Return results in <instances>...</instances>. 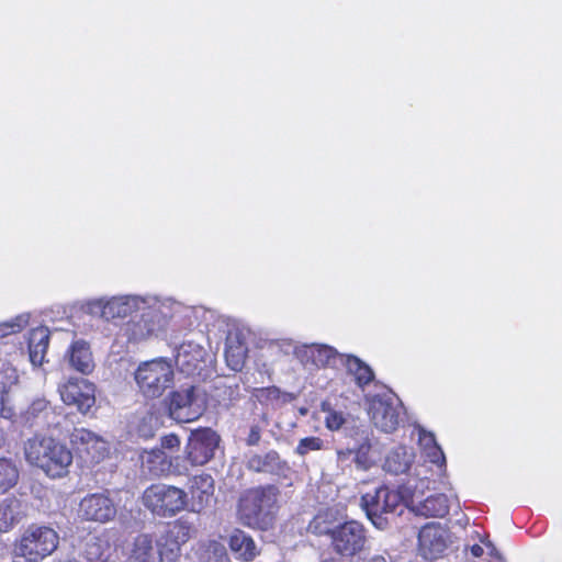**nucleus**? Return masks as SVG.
<instances>
[{
    "instance_id": "nucleus-1",
    "label": "nucleus",
    "mask_w": 562,
    "mask_h": 562,
    "mask_svg": "<svg viewBox=\"0 0 562 562\" xmlns=\"http://www.w3.org/2000/svg\"><path fill=\"white\" fill-rule=\"evenodd\" d=\"M176 303L148 296L138 316L132 317L122 328L124 336L132 342L145 341L161 331L172 318Z\"/></svg>"
},
{
    "instance_id": "nucleus-2",
    "label": "nucleus",
    "mask_w": 562,
    "mask_h": 562,
    "mask_svg": "<svg viewBox=\"0 0 562 562\" xmlns=\"http://www.w3.org/2000/svg\"><path fill=\"white\" fill-rule=\"evenodd\" d=\"M280 491L274 485L246 490L239 497L237 514L240 521L250 528L267 529L278 509Z\"/></svg>"
},
{
    "instance_id": "nucleus-3",
    "label": "nucleus",
    "mask_w": 562,
    "mask_h": 562,
    "mask_svg": "<svg viewBox=\"0 0 562 562\" xmlns=\"http://www.w3.org/2000/svg\"><path fill=\"white\" fill-rule=\"evenodd\" d=\"M26 461L42 469L50 477L66 474L72 453L66 445L52 437L34 436L24 443Z\"/></svg>"
},
{
    "instance_id": "nucleus-4",
    "label": "nucleus",
    "mask_w": 562,
    "mask_h": 562,
    "mask_svg": "<svg viewBox=\"0 0 562 562\" xmlns=\"http://www.w3.org/2000/svg\"><path fill=\"white\" fill-rule=\"evenodd\" d=\"M173 367L165 358L140 362L134 372L138 392L146 398H158L172 386Z\"/></svg>"
},
{
    "instance_id": "nucleus-5",
    "label": "nucleus",
    "mask_w": 562,
    "mask_h": 562,
    "mask_svg": "<svg viewBox=\"0 0 562 562\" xmlns=\"http://www.w3.org/2000/svg\"><path fill=\"white\" fill-rule=\"evenodd\" d=\"M58 540L59 537L54 529L31 525L16 540L14 554L26 562H40L57 549Z\"/></svg>"
},
{
    "instance_id": "nucleus-6",
    "label": "nucleus",
    "mask_w": 562,
    "mask_h": 562,
    "mask_svg": "<svg viewBox=\"0 0 562 562\" xmlns=\"http://www.w3.org/2000/svg\"><path fill=\"white\" fill-rule=\"evenodd\" d=\"M148 296L124 294L111 297L89 300L83 310L87 314L98 316L106 322L122 319L142 310Z\"/></svg>"
},
{
    "instance_id": "nucleus-7",
    "label": "nucleus",
    "mask_w": 562,
    "mask_h": 562,
    "mask_svg": "<svg viewBox=\"0 0 562 562\" xmlns=\"http://www.w3.org/2000/svg\"><path fill=\"white\" fill-rule=\"evenodd\" d=\"M143 503L153 514L168 517L184 509L187 493L176 486L153 484L143 494Z\"/></svg>"
},
{
    "instance_id": "nucleus-8",
    "label": "nucleus",
    "mask_w": 562,
    "mask_h": 562,
    "mask_svg": "<svg viewBox=\"0 0 562 562\" xmlns=\"http://www.w3.org/2000/svg\"><path fill=\"white\" fill-rule=\"evenodd\" d=\"M167 401L169 416L178 423L196 420L206 406L204 395L195 386L173 391Z\"/></svg>"
},
{
    "instance_id": "nucleus-9",
    "label": "nucleus",
    "mask_w": 562,
    "mask_h": 562,
    "mask_svg": "<svg viewBox=\"0 0 562 562\" xmlns=\"http://www.w3.org/2000/svg\"><path fill=\"white\" fill-rule=\"evenodd\" d=\"M400 398L391 391L369 398L368 413L374 426L384 432L394 431L403 414Z\"/></svg>"
},
{
    "instance_id": "nucleus-10",
    "label": "nucleus",
    "mask_w": 562,
    "mask_h": 562,
    "mask_svg": "<svg viewBox=\"0 0 562 562\" xmlns=\"http://www.w3.org/2000/svg\"><path fill=\"white\" fill-rule=\"evenodd\" d=\"M403 501L405 497L398 491L380 486L374 492L362 495L361 505L372 524L379 529H384L386 520L382 515L395 512Z\"/></svg>"
},
{
    "instance_id": "nucleus-11",
    "label": "nucleus",
    "mask_w": 562,
    "mask_h": 562,
    "mask_svg": "<svg viewBox=\"0 0 562 562\" xmlns=\"http://www.w3.org/2000/svg\"><path fill=\"white\" fill-rule=\"evenodd\" d=\"M218 443V435L210 428L193 431L189 437L186 457L181 458V463H187L189 468L204 465L214 457Z\"/></svg>"
},
{
    "instance_id": "nucleus-12",
    "label": "nucleus",
    "mask_w": 562,
    "mask_h": 562,
    "mask_svg": "<svg viewBox=\"0 0 562 562\" xmlns=\"http://www.w3.org/2000/svg\"><path fill=\"white\" fill-rule=\"evenodd\" d=\"M366 542V529L356 520L338 525L330 539L333 550L341 557L356 555L363 550Z\"/></svg>"
},
{
    "instance_id": "nucleus-13",
    "label": "nucleus",
    "mask_w": 562,
    "mask_h": 562,
    "mask_svg": "<svg viewBox=\"0 0 562 562\" xmlns=\"http://www.w3.org/2000/svg\"><path fill=\"white\" fill-rule=\"evenodd\" d=\"M190 539V527L180 521L169 524L156 541L159 562H178L181 546Z\"/></svg>"
},
{
    "instance_id": "nucleus-14",
    "label": "nucleus",
    "mask_w": 562,
    "mask_h": 562,
    "mask_svg": "<svg viewBox=\"0 0 562 562\" xmlns=\"http://www.w3.org/2000/svg\"><path fill=\"white\" fill-rule=\"evenodd\" d=\"M78 515L81 519L108 522L116 516V506L108 492L86 495L79 503Z\"/></svg>"
},
{
    "instance_id": "nucleus-15",
    "label": "nucleus",
    "mask_w": 562,
    "mask_h": 562,
    "mask_svg": "<svg viewBox=\"0 0 562 562\" xmlns=\"http://www.w3.org/2000/svg\"><path fill=\"white\" fill-rule=\"evenodd\" d=\"M59 393L66 405L76 406L82 414L95 404V387L86 379H69L59 386Z\"/></svg>"
},
{
    "instance_id": "nucleus-16",
    "label": "nucleus",
    "mask_w": 562,
    "mask_h": 562,
    "mask_svg": "<svg viewBox=\"0 0 562 562\" xmlns=\"http://www.w3.org/2000/svg\"><path fill=\"white\" fill-rule=\"evenodd\" d=\"M70 443L90 463H99L109 452L108 442L86 428H75L70 435Z\"/></svg>"
},
{
    "instance_id": "nucleus-17",
    "label": "nucleus",
    "mask_w": 562,
    "mask_h": 562,
    "mask_svg": "<svg viewBox=\"0 0 562 562\" xmlns=\"http://www.w3.org/2000/svg\"><path fill=\"white\" fill-rule=\"evenodd\" d=\"M295 356L304 366L316 368H338L341 366L346 353L338 352L327 345H304L295 348Z\"/></svg>"
},
{
    "instance_id": "nucleus-18",
    "label": "nucleus",
    "mask_w": 562,
    "mask_h": 562,
    "mask_svg": "<svg viewBox=\"0 0 562 562\" xmlns=\"http://www.w3.org/2000/svg\"><path fill=\"white\" fill-rule=\"evenodd\" d=\"M418 546L425 559H436L448 547V532L440 524H427L418 533Z\"/></svg>"
},
{
    "instance_id": "nucleus-19",
    "label": "nucleus",
    "mask_w": 562,
    "mask_h": 562,
    "mask_svg": "<svg viewBox=\"0 0 562 562\" xmlns=\"http://www.w3.org/2000/svg\"><path fill=\"white\" fill-rule=\"evenodd\" d=\"M142 465L155 476L162 475L170 471L178 475L189 473V467L187 463H181V457L168 460L162 449L145 451L142 454Z\"/></svg>"
},
{
    "instance_id": "nucleus-20",
    "label": "nucleus",
    "mask_w": 562,
    "mask_h": 562,
    "mask_svg": "<svg viewBox=\"0 0 562 562\" xmlns=\"http://www.w3.org/2000/svg\"><path fill=\"white\" fill-rule=\"evenodd\" d=\"M206 351L199 344L188 341L180 345L176 355L177 366L187 374H194L202 370Z\"/></svg>"
},
{
    "instance_id": "nucleus-21",
    "label": "nucleus",
    "mask_w": 562,
    "mask_h": 562,
    "mask_svg": "<svg viewBox=\"0 0 562 562\" xmlns=\"http://www.w3.org/2000/svg\"><path fill=\"white\" fill-rule=\"evenodd\" d=\"M247 468L255 472L270 473L283 477L290 472L288 462L282 460L274 450H270L265 454L251 456L247 461Z\"/></svg>"
},
{
    "instance_id": "nucleus-22",
    "label": "nucleus",
    "mask_w": 562,
    "mask_h": 562,
    "mask_svg": "<svg viewBox=\"0 0 562 562\" xmlns=\"http://www.w3.org/2000/svg\"><path fill=\"white\" fill-rule=\"evenodd\" d=\"M191 510L200 513L211 505L214 495V480L210 474H200L190 481Z\"/></svg>"
},
{
    "instance_id": "nucleus-23",
    "label": "nucleus",
    "mask_w": 562,
    "mask_h": 562,
    "mask_svg": "<svg viewBox=\"0 0 562 562\" xmlns=\"http://www.w3.org/2000/svg\"><path fill=\"white\" fill-rule=\"evenodd\" d=\"M66 358L72 369L83 374H88L94 369V361L90 346L82 339L76 340L70 345L66 353Z\"/></svg>"
},
{
    "instance_id": "nucleus-24",
    "label": "nucleus",
    "mask_w": 562,
    "mask_h": 562,
    "mask_svg": "<svg viewBox=\"0 0 562 562\" xmlns=\"http://www.w3.org/2000/svg\"><path fill=\"white\" fill-rule=\"evenodd\" d=\"M248 348L243 335L235 330L229 331L225 344V359L227 366L234 371H240L245 364Z\"/></svg>"
},
{
    "instance_id": "nucleus-25",
    "label": "nucleus",
    "mask_w": 562,
    "mask_h": 562,
    "mask_svg": "<svg viewBox=\"0 0 562 562\" xmlns=\"http://www.w3.org/2000/svg\"><path fill=\"white\" fill-rule=\"evenodd\" d=\"M228 546L236 558L244 562H251L259 554V550L257 549L254 539L239 529L232 532Z\"/></svg>"
},
{
    "instance_id": "nucleus-26",
    "label": "nucleus",
    "mask_w": 562,
    "mask_h": 562,
    "mask_svg": "<svg viewBox=\"0 0 562 562\" xmlns=\"http://www.w3.org/2000/svg\"><path fill=\"white\" fill-rule=\"evenodd\" d=\"M415 459L413 449L400 446L391 450L385 457L383 469L394 475L406 473Z\"/></svg>"
},
{
    "instance_id": "nucleus-27",
    "label": "nucleus",
    "mask_w": 562,
    "mask_h": 562,
    "mask_svg": "<svg viewBox=\"0 0 562 562\" xmlns=\"http://www.w3.org/2000/svg\"><path fill=\"white\" fill-rule=\"evenodd\" d=\"M449 499L445 494H436L424 501L412 499V510L424 517H443L449 513Z\"/></svg>"
},
{
    "instance_id": "nucleus-28",
    "label": "nucleus",
    "mask_w": 562,
    "mask_h": 562,
    "mask_svg": "<svg viewBox=\"0 0 562 562\" xmlns=\"http://www.w3.org/2000/svg\"><path fill=\"white\" fill-rule=\"evenodd\" d=\"M25 513L22 503L8 496L0 502V531L7 532L21 521Z\"/></svg>"
},
{
    "instance_id": "nucleus-29",
    "label": "nucleus",
    "mask_w": 562,
    "mask_h": 562,
    "mask_svg": "<svg viewBox=\"0 0 562 562\" xmlns=\"http://www.w3.org/2000/svg\"><path fill=\"white\" fill-rule=\"evenodd\" d=\"M157 550L151 536L143 533L134 538L128 550V562H156Z\"/></svg>"
},
{
    "instance_id": "nucleus-30",
    "label": "nucleus",
    "mask_w": 562,
    "mask_h": 562,
    "mask_svg": "<svg viewBox=\"0 0 562 562\" xmlns=\"http://www.w3.org/2000/svg\"><path fill=\"white\" fill-rule=\"evenodd\" d=\"M49 344V330L41 326L30 331L29 353L33 366H42Z\"/></svg>"
},
{
    "instance_id": "nucleus-31",
    "label": "nucleus",
    "mask_w": 562,
    "mask_h": 562,
    "mask_svg": "<svg viewBox=\"0 0 562 562\" xmlns=\"http://www.w3.org/2000/svg\"><path fill=\"white\" fill-rule=\"evenodd\" d=\"M371 448H372L371 434L364 429L357 431L355 447L351 448V450H353L352 461L355 462L356 468L358 470L368 471L373 465V461L370 458Z\"/></svg>"
},
{
    "instance_id": "nucleus-32",
    "label": "nucleus",
    "mask_w": 562,
    "mask_h": 562,
    "mask_svg": "<svg viewBox=\"0 0 562 562\" xmlns=\"http://www.w3.org/2000/svg\"><path fill=\"white\" fill-rule=\"evenodd\" d=\"M340 525L338 512L333 508L319 510L317 515L310 521L308 531L316 536H328L330 539L334 531Z\"/></svg>"
},
{
    "instance_id": "nucleus-33",
    "label": "nucleus",
    "mask_w": 562,
    "mask_h": 562,
    "mask_svg": "<svg viewBox=\"0 0 562 562\" xmlns=\"http://www.w3.org/2000/svg\"><path fill=\"white\" fill-rule=\"evenodd\" d=\"M341 366L345 367L347 372L353 376V380L359 387H364L374 378L372 369L356 356L346 355Z\"/></svg>"
},
{
    "instance_id": "nucleus-34",
    "label": "nucleus",
    "mask_w": 562,
    "mask_h": 562,
    "mask_svg": "<svg viewBox=\"0 0 562 562\" xmlns=\"http://www.w3.org/2000/svg\"><path fill=\"white\" fill-rule=\"evenodd\" d=\"M110 558L108 542L93 538L86 543L81 562H106Z\"/></svg>"
},
{
    "instance_id": "nucleus-35",
    "label": "nucleus",
    "mask_w": 562,
    "mask_h": 562,
    "mask_svg": "<svg viewBox=\"0 0 562 562\" xmlns=\"http://www.w3.org/2000/svg\"><path fill=\"white\" fill-rule=\"evenodd\" d=\"M419 445L430 462L436 464L445 463V454L441 448L437 445L434 434L420 430Z\"/></svg>"
},
{
    "instance_id": "nucleus-36",
    "label": "nucleus",
    "mask_w": 562,
    "mask_h": 562,
    "mask_svg": "<svg viewBox=\"0 0 562 562\" xmlns=\"http://www.w3.org/2000/svg\"><path fill=\"white\" fill-rule=\"evenodd\" d=\"M19 480V470L10 459H0V492L12 488Z\"/></svg>"
},
{
    "instance_id": "nucleus-37",
    "label": "nucleus",
    "mask_w": 562,
    "mask_h": 562,
    "mask_svg": "<svg viewBox=\"0 0 562 562\" xmlns=\"http://www.w3.org/2000/svg\"><path fill=\"white\" fill-rule=\"evenodd\" d=\"M50 409L49 402L44 397H36L30 406L22 413L24 423L29 425L36 424L38 419L45 417Z\"/></svg>"
},
{
    "instance_id": "nucleus-38",
    "label": "nucleus",
    "mask_w": 562,
    "mask_h": 562,
    "mask_svg": "<svg viewBox=\"0 0 562 562\" xmlns=\"http://www.w3.org/2000/svg\"><path fill=\"white\" fill-rule=\"evenodd\" d=\"M30 315L20 314L10 321L0 323V338L22 331L29 324Z\"/></svg>"
},
{
    "instance_id": "nucleus-39",
    "label": "nucleus",
    "mask_w": 562,
    "mask_h": 562,
    "mask_svg": "<svg viewBox=\"0 0 562 562\" xmlns=\"http://www.w3.org/2000/svg\"><path fill=\"white\" fill-rule=\"evenodd\" d=\"M322 411L326 413L325 426L330 431L339 430L347 423L345 414L333 409L327 403L322 404Z\"/></svg>"
},
{
    "instance_id": "nucleus-40",
    "label": "nucleus",
    "mask_w": 562,
    "mask_h": 562,
    "mask_svg": "<svg viewBox=\"0 0 562 562\" xmlns=\"http://www.w3.org/2000/svg\"><path fill=\"white\" fill-rule=\"evenodd\" d=\"M325 448V441L316 436L305 437L299 440L297 446L294 449V453L303 458L310 452L319 451Z\"/></svg>"
},
{
    "instance_id": "nucleus-41",
    "label": "nucleus",
    "mask_w": 562,
    "mask_h": 562,
    "mask_svg": "<svg viewBox=\"0 0 562 562\" xmlns=\"http://www.w3.org/2000/svg\"><path fill=\"white\" fill-rule=\"evenodd\" d=\"M353 450L351 448L336 450V468L338 472L344 473L346 469H350L353 459Z\"/></svg>"
},
{
    "instance_id": "nucleus-42",
    "label": "nucleus",
    "mask_w": 562,
    "mask_h": 562,
    "mask_svg": "<svg viewBox=\"0 0 562 562\" xmlns=\"http://www.w3.org/2000/svg\"><path fill=\"white\" fill-rule=\"evenodd\" d=\"M13 415L14 411L9 405V394L8 391H5L0 396V416L3 418H11Z\"/></svg>"
},
{
    "instance_id": "nucleus-43",
    "label": "nucleus",
    "mask_w": 562,
    "mask_h": 562,
    "mask_svg": "<svg viewBox=\"0 0 562 562\" xmlns=\"http://www.w3.org/2000/svg\"><path fill=\"white\" fill-rule=\"evenodd\" d=\"M2 374L5 379V381L2 382L4 387L11 386L18 382L19 375H18V371L14 368L5 367L2 370Z\"/></svg>"
},
{
    "instance_id": "nucleus-44",
    "label": "nucleus",
    "mask_w": 562,
    "mask_h": 562,
    "mask_svg": "<svg viewBox=\"0 0 562 562\" xmlns=\"http://www.w3.org/2000/svg\"><path fill=\"white\" fill-rule=\"evenodd\" d=\"M261 438V429L258 425H252L250 427L249 434L247 436L246 442L248 446H257Z\"/></svg>"
},
{
    "instance_id": "nucleus-45",
    "label": "nucleus",
    "mask_w": 562,
    "mask_h": 562,
    "mask_svg": "<svg viewBox=\"0 0 562 562\" xmlns=\"http://www.w3.org/2000/svg\"><path fill=\"white\" fill-rule=\"evenodd\" d=\"M180 445L179 437L177 435L170 434L161 438V448L162 449H173Z\"/></svg>"
},
{
    "instance_id": "nucleus-46",
    "label": "nucleus",
    "mask_w": 562,
    "mask_h": 562,
    "mask_svg": "<svg viewBox=\"0 0 562 562\" xmlns=\"http://www.w3.org/2000/svg\"><path fill=\"white\" fill-rule=\"evenodd\" d=\"M225 395H227L229 402H235L240 398V389L238 384L227 385L224 391Z\"/></svg>"
},
{
    "instance_id": "nucleus-47",
    "label": "nucleus",
    "mask_w": 562,
    "mask_h": 562,
    "mask_svg": "<svg viewBox=\"0 0 562 562\" xmlns=\"http://www.w3.org/2000/svg\"><path fill=\"white\" fill-rule=\"evenodd\" d=\"M470 550H471L472 555L475 557V558H480L484 553V549H483V547L481 544H473L470 548Z\"/></svg>"
},
{
    "instance_id": "nucleus-48",
    "label": "nucleus",
    "mask_w": 562,
    "mask_h": 562,
    "mask_svg": "<svg viewBox=\"0 0 562 562\" xmlns=\"http://www.w3.org/2000/svg\"><path fill=\"white\" fill-rule=\"evenodd\" d=\"M363 562H387L383 555H373Z\"/></svg>"
},
{
    "instance_id": "nucleus-49",
    "label": "nucleus",
    "mask_w": 562,
    "mask_h": 562,
    "mask_svg": "<svg viewBox=\"0 0 562 562\" xmlns=\"http://www.w3.org/2000/svg\"><path fill=\"white\" fill-rule=\"evenodd\" d=\"M483 542H484V543L486 544V547L491 550V554H492V553H493V551L495 550L494 546H493L490 541H486V542H485V541H483Z\"/></svg>"
},
{
    "instance_id": "nucleus-50",
    "label": "nucleus",
    "mask_w": 562,
    "mask_h": 562,
    "mask_svg": "<svg viewBox=\"0 0 562 562\" xmlns=\"http://www.w3.org/2000/svg\"><path fill=\"white\" fill-rule=\"evenodd\" d=\"M4 442V434L2 430H0V447L3 445Z\"/></svg>"
},
{
    "instance_id": "nucleus-51",
    "label": "nucleus",
    "mask_w": 562,
    "mask_h": 562,
    "mask_svg": "<svg viewBox=\"0 0 562 562\" xmlns=\"http://www.w3.org/2000/svg\"><path fill=\"white\" fill-rule=\"evenodd\" d=\"M300 413H301L302 415H305V414H306V409H301V411H300Z\"/></svg>"
}]
</instances>
